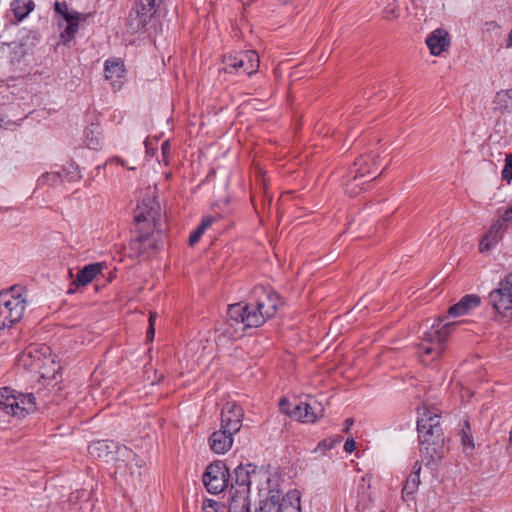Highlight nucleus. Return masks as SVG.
Segmentation results:
<instances>
[{
    "mask_svg": "<svg viewBox=\"0 0 512 512\" xmlns=\"http://www.w3.org/2000/svg\"><path fill=\"white\" fill-rule=\"evenodd\" d=\"M282 305L279 295L264 286L253 288L248 303L229 305L226 320L219 324L217 331L226 338L236 340L245 335L247 328L262 326L273 317Z\"/></svg>",
    "mask_w": 512,
    "mask_h": 512,
    "instance_id": "obj_1",
    "label": "nucleus"
},
{
    "mask_svg": "<svg viewBox=\"0 0 512 512\" xmlns=\"http://www.w3.org/2000/svg\"><path fill=\"white\" fill-rule=\"evenodd\" d=\"M161 208L155 198H144L134 210L136 237L131 240V249L139 255L149 253L156 248L154 232H162Z\"/></svg>",
    "mask_w": 512,
    "mask_h": 512,
    "instance_id": "obj_2",
    "label": "nucleus"
},
{
    "mask_svg": "<svg viewBox=\"0 0 512 512\" xmlns=\"http://www.w3.org/2000/svg\"><path fill=\"white\" fill-rule=\"evenodd\" d=\"M417 431L422 451L429 455L432 461L441 459L444 437L440 416L425 409L417 421Z\"/></svg>",
    "mask_w": 512,
    "mask_h": 512,
    "instance_id": "obj_3",
    "label": "nucleus"
},
{
    "mask_svg": "<svg viewBox=\"0 0 512 512\" xmlns=\"http://www.w3.org/2000/svg\"><path fill=\"white\" fill-rule=\"evenodd\" d=\"M444 320L445 317L443 319L439 318L424 332L418 347V353L422 359L430 355L433 356V359L440 357L444 351V342L449 337L451 331L460 324V322L443 323Z\"/></svg>",
    "mask_w": 512,
    "mask_h": 512,
    "instance_id": "obj_4",
    "label": "nucleus"
},
{
    "mask_svg": "<svg viewBox=\"0 0 512 512\" xmlns=\"http://www.w3.org/2000/svg\"><path fill=\"white\" fill-rule=\"evenodd\" d=\"M26 299L23 288L13 286L0 292V330L19 322L24 314Z\"/></svg>",
    "mask_w": 512,
    "mask_h": 512,
    "instance_id": "obj_5",
    "label": "nucleus"
},
{
    "mask_svg": "<svg viewBox=\"0 0 512 512\" xmlns=\"http://www.w3.org/2000/svg\"><path fill=\"white\" fill-rule=\"evenodd\" d=\"M0 410L13 417L23 418L36 410L35 396L32 393H17L9 387L0 388Z\"/></svg>",
    "mask_w": 512,
    "mask_h": 512,
    "instance_id": "obj_6",
    "label": "nucleus"
},
{
    "mask_svg": "<svg viewBox=\"0 0 512 512\" xmlns=\"http://www.w3.org/2000/svg\"><path fill=\"white\" fill-rule=\"evenodd\" d=\"M256 466L248 463L246 465L240 464L234 470V476L232 477L231 489L236 488L235 492L231 496L229 509L228 511H232L234 505L238 504V501L243 500V511H250V501H249V493H250V485H251V475L256 473Z\"/></svg>",
    "mask_w": 512,
    "mask_h": 512,
    "instance_id": "obj_7",
    "label": "nucleus"
},
{
    "mask_svg": "<svg viewBox=\"0 0 512 512\" xmlns=\"http://www.w3.org/2000/svg\"><path fill=\"white\" fill-rule=\"evenodd\" d=\"M163 0H137L130 10L127 26L132 33L144 29L155 18L157 9Z\"/></svg>",
    "mask_w": 512,
    "mask_h": 512,
    "instance_id": "obj_8",
    "label": "nucleus"
},
{
    "mask_svg": "<svg viewBox=\"0 0 512 512\" xmlns=\"http://www.w3.org/2000/svg\"><path fill=\"white\" fill-rule=\"evenodd\" d=\"M231 480L226 463L216 460L207 466L203 474V483L211 494H219L228 487Z\"/></svg>",
    "mask_w": 512,
    "mask_h": 512,
    "instance_id": "obj_9",
    "label": "nucleus"
},
{
    "mask_svg": "<svg viewBox=\"0 0 512 512\" xmlns=\"http://www.w3.org/2000/svg\"><path fill=\"white\" fill-rule=\"evenodd\" d=\"M489 303L502 316L512 318V273L507 274L489 293Z\"/></svg>",
    "mask_w": 512,
    "mask_h": 512,
    "instance_id": "obj_10",
    "label": "nucleus"
},
{
    "mask_svg": "<svg viewBox=\"0 0 512 512\" xmlns=\"http://www.w3.org/2000/svg\"><path fill=\"white\" fill-rule=\"evenodd\" d=\"M49 351L50 348L47 346H42L41 348L30 346L18 356V366H21L30 371L40 372V370L49 361L47 356H50Z\"/></svg>",
    "mask_w": 512,
    "mask_h": 512,
    "instance_id": "obj_11",
    "label": "nucleus"
},
{
    "mask_svg": "<svg viewBox=\"0 0 512 512\" xmlns=\"http://www.w3.org/2000/svg\"><path fill=\"white\" fill-rule=\"evenodd\" d=\"M135 461L134 452L126 447L122 446L117 453V457L114 458L111 463L114 464L115 469L113 475L115 479H120L121 482L128 484L134 479V471L132 470V462Z\"/></svg>",
    "mask_w": 512,
    "mask_h": 512,
    "instance_id": "obj_12",
    "label": "nucleus"
},
{
    "mask_svg": "<svg viewBox=\"0 0 512 512\" xmlns=\"http://www.w3.org/2000/svg\"><path fill=\"white\" fill-rule=\"evenodd\" d=\"M378 159L379 156L373 153L360 156L350 168V175H354L355 180L364 179L368 180V182L374 180L377 177L374 174L378 170Z\"/></svg>",
    "mask_w": 512,
    "mask_h": 512,
    "instance_id": "obj_13",
    "label": "nucleus"
},
{
    "mask_svg": "<svg viewBox=\"0 0 512 512\" xmlns=\"http://www.w3.org/2000/svg\"><path fill=\"white\" fill-rule=\"evenodd\" d=\"M54 10L55 13L61 16L67 23L66 28L61 32L62 40L65 42L72 40L79 27L80 13L71 10L65 1H57L54 4Z\"/></svg>",
    "mask_w": 512,
    "mask_h": 512,
    "instance_id": "obj_14",
    "label": "nucleus"
},
{
    "mask_svg": "<svg viewBox=\"0 0 512 512\" xmlns=\"http://www.w3.org/2000/svg\"><path fill=\"white\" fill-rule=\"evenodd\" d=\"M243 418L244 412L241 406L227 402L221 411V428L236 434L242 427Z\"/></svg>",
    "mask_w": 512,
    "mask_h": 512,
    "instance_id": "obj_15",
    "label": "nucleus"
},
{
    "mask_svg": "<svg viewBox=\"0 0 512 512\" xmlns=\"http://www.w3.org/2000/svg\"><path fill=\"white\" fill-rule=\"evenodd\" d=\"M123 445H120L110 440H99L92 442L88 447V452L91 457L103 460L106 463H111L117 457L118 450Z\"/></svg>",
    "mask_w": 512,
    "mask_h": 512,
    "instance_id": "obj_16",
    "label": "nucleus"
},
{
    "mask_svg": "<svg viewBox=\"0 0 512 512\" xmlns=\"http://www.w3.org/2000/svg\"><path fill=\"white\" fill-rule=\"evenodd\" d=\"M291 416L302 422L313 423L323 416V407L315 400L312 403H299L294 406Z\"/></svg>",
    "mask_w": 512,
    "mask_h": 512,
    "instance_id": "obj_17",
    "label": "nucleus"
},
{
    "mask_svg": "<svg viewBox=\"0 0 512 512\" xmlns=\"http://www.w3.org/2000/svg\"><path fill=\"white\" fill-rule=\"evenodd\" d=\"M491 109L498 115H512V87L497 91L491 101Z\"/></svg>",
    "mask_w": 512,
    "mask_h": 512,
    "instance_id": "obj_18",
    "label": "nucleus"
},
{
    "mask_svg": "<svg viewBox=\"0 0 512 512\" xmlns=\"http://www.w3.org/2000/svg\"><path fill=\"white\" fill-rule=\"evenodd\" d=\"M235 433L227 432V430L220 428L209 437V445L211 450L216 454H223L227 452L233 444V435Z\"/></svg>",
    "mask_w": 512,
    "mask_h": 512,
    "instance_id": "obj_19",
    "label": "nucleus"
},
{
    "mask_svg": "<svg viewBox=\"0 0 512 512\" xmlns=\"http://www.w3.org/2000/svg\"><path fill=\"white\" fill-rule=\"evenodd\" d=\"M105 267L104 263L96 262L84 266L76 275L71 283L72 286L84 287L91 283L97 275L101 274Z\"/></svg>",
    "mask_w": 512,
    "mask_h": 512,
    "instance_id": "obj_20",
    "label": "nucleus"
},
{
    "mask_svg": "<svg viewBox=\"0 0 512 512\" xmlns=\"http://www.w3.org/2000/svg\"><path fill=\"white\" fill-rule=\"evenodd\" d=\"M420 472H421V464L416 462L413 466L412 472L408 475L403 489H402V499L406 502L414 500V495L418 491L420 484Z\"/></svg>",
    "mask_w": 512,
    "mask_h": 512,
    "instance_id": "obj_21",
    "label": "nucleus"
},
{
    "mask_svg": "<svg viewBox=\"0 0 512 512\" xmlns=\"http://www.w3.org/2000/svg\"><path fill=\"white\" fill-rule=\"evenodd\" d=\"M480 298L477 295H465L458 303L448 309V316L458 317L467 314L471 309L478 307Z\"/></svg>",
    "mask_w": 512,
    "mask_h": 512,
    "instance_id": "obj_22",
    "label": "nucleus"
},
{
    "mask_svg": "<svg viewBox=\"0 0 512 512\" xmlns=\"http://www.w3.org/2000/svg\"><path fill=\"white\" fill-rule=\"evenodd\" d=\"M426 44L432 54L439 55L449 46L448 33L442 29H437L427 37Z\"/></svg>",
    "mask_w": 512,
    "mask_h": 512,
    "instance_id": "obj_23",
    "label": "nucleus"
},
{
    "mask_svg": "<svg viewBox=\"0 0 512 512\" xmlns=\"http://www.w3.org/2000/svg\"><path fill=\"white\" fill-rule=\"evenodd\" d=\"M105 78L113 87L120 88L126 77L125 66H104Z\"/></svg>",
    "mask_w": 512,
    "mask_h": 512,
    "instance_id": "obj_24",
    "label": "nucleus"
},
{
    "mask_svg": "<svg viewBox=\"0 0 512 512\" xmlns=\"http://www.w3.org/2000/svg\"><path fill=\"white\" fill-rule=\"evenodd\" d=\"M35 8L33 0H13L11 10L18 21L25 19Z\"/></svg>",
    "mask_w": 512,
    "mask_h": 512,
    "instance_id": "obj_25",
    "label": "nucleus"
},
{
    "mask_svg": "<svg viewBox=\"0 0 512 512\" xmlns=\"http://www.w3.org/2000/svg\"><path fill=\"white\" fill-rule=\"evenodd\" d=\"M503 231L496 227L494 224L491 226L490 230L486 233L484 238L481 240L479 244V250L481 252H485L490 250L494 245H496L503 236Z\"/></svg>",
    "mask_w": 512,
    "mask_h": 512,
    "instance_id": "obj_26",
    "label": "nucleus"
},
{
    "mask_svg": "<svg viewBox=\"0 0 512 512\" xmlns=\"http://www.w3.org/2000/svg\"><path fill=\"white\" fill-rule=\"evenodd\" d=\"M232 64H260V56L255 50H245L229 55Z\"/></svg>",
    "mask_w": 512,
    "mask_h": 512,
    "instance_id": "obj_27",
    "label": "nucleus"
},
{
    "mask_svg": "<svg viewBox=\"0 0 512 512\" xmlns=\"http://www.w3.org/2000/svg\"><path fill=\"white\" fill-rule=\"evenodd\" d=\"M100 129L97 125L91 124L84 131L86 145L93 150H97L101 146Z\"/></svg>",
    "mask_w": 512,
    "mask_h": 512,
    "instance_id": "obj_28",
    "label": "nucleus"
},
{
    "mask_svg": "<svg viewBox=\"0 0 512 512\" xmlns=\"http://www.w3.org/2000/svg\"><path fill=\"white\" fill-rule=\"evenodd\" d=\"M366 183H368V180H355L354 175H350L348 172L344 182L345 191L352 197L357 196L363 190V186Z\"/></svg>",
    "mask_w": 512,
    "mask_h": 512,
    "instance_id": "obj_29",
    "label": "nucleus"
},
{
    "mask_svg": "<svg viewBox=\"0 0 512 512\" xmlns=\"http://www.w3.org/2000/svg\"><path fill=\"white\" fill-rule=\"evenodd\" d=\"M461 443L463 446V451L466 454H471L473 452L475 445L471 432V427L468 421L464 422L463 428L461 430Z\"/></svg>",
    "mask_w": 512,
    "mask_h": 512,
    "instance_id": "obj_30",
    "label": "nucleus"
},
{
    "mask_svg": "<svg viewBox=\"0 0 512 512\" xmlns=\"http://www.w3.org/2000/svg\"><path fill=\"white\" fill-rule=\"evenodd\" d=\"M255 512H281V506H279L278 500L271 497L261 501Z\"/></svg>",
    "mask_w": 512,
    "mask_h": 512,
    "instance_id": "obj_31",
    "label": "nucleus"
},
{
    "mask_svg": "<svg viewBox=\"0 0 512 512\" xmlns=\"http://www.w3.org/2000/svg\"><path fill=\"white\" fill-rule=\"evenodd\" d=\"M62 178L61 172H47L42 174L38 179V186L46 184L54 185Z\"/></svg>",
    "mask_w": 512,
    "mask_h": 512,
    "instance_id": "obj_32",
    "label": "nucleus"
},
{
    "mask_svg": "<svg viewBox=\"0 0 512 512\" xmlns=\"http://www.w3.org/2000/svg\"><path fill=\"white\" fill-rule=\"evenodd\" d=\"M279 506H281V512H301L299 498L296 499V503L289 499H283L282 502H279Z\"/></svg>",
    "mask_w": 512,
    "mask_h": 512,
    "instance_id": "obj_33",
    "label": "nucleus"
},
{
    "mask_svg": "<svg viewBox=\"0 0 512 512\" xmlns=\"http://www.w3.org/2000/svg\"><path fill=\"white\" fill-rule=\"evenodd\" d=\"M502 178L508 182L512 179V154L506 155Z\"/></svg>",
    "mask_w": 512,
    "mask_h": 512,
    "instance_id": "obj_34",
    "label": "nucleus"
},
{
    "mask_svg": "<svg viewBox=\"0 0 512 512\" xmlns=\"http://www.w3.org/2000/svg\"><path fill=\"white\" fill-rule=\"evenodd\" d=\"M202 512H225V506L209 500L208 503L203 505Z\"/></svg>",
    "mask_w": 512,
    "mask_h": 512,
    "instance_id": "obj_35",
    "label": "nucleus"
},
{
    "mask_svg": "<svg viewBox=\"0 0 512 512\" xmlns=\"http://www.w3.org/2000/svg\"><path fill=\"white\" fill-rule=\"evenodd\" d=\"M156 319V313L150 312L149 317V328L147 330L146 337L148 340L152 341L155 335L154 321Z\"/></svg>",
    "mask_w": 512,
    "mask_h": 512,
    "instance_id": "obj_36",
    "label": "nucleus"
},
{
    "mask_svg": "<svg viewBox=\"0 0 512 512\" xmlns=\"http://www.w3.org/2000/svg\"><path fill=\"white\" fill-rule=\"evenodd\" d=\"M340 440L339 439H332V438H328V439H324L323 441H321L319 444H318V448H322L323 450H330L332 449L336 443H338Z\"/></svg>",
    "mask_w": 512,
    "mask_h": 512,
    "instance_id": "obj_37",
    "label": "nucleus"
},
{
    "mask_svg": "<svg viewBox=\"0 0 512 512\" xmlns=\"http://www.w3.org/2000/svg\"><path fill=\"white\" fill-rule=\"evenodd\" d=\"M203 233L204 232L199 227H197L189 236V245L194 246L200 240Z\"/></svg>",
    "mask_w": 512,
    "mask_h": 512,
    "instance_id": "obj_38",
    "label": "nucleus"
},
{
    "mask_svg": "<svg viewBox=\"0 0 512 512\" xmlns=\"http://www.w3.org/2000/svg\"><path fill=\"white\" fill-rule=\"evenodd\" d=\"M214 218L211 217V216H207L205 218L202 219L201 223L199 224V228L205 232L209 227H211V225L213 224L214 222Z\"/></svg>",
    "mask_w": 512,
    "mask_h": 512,
    "instance_id": "obj_39",
    "label": "nucleus"
},
{
    "mask_svg": "<svg viewBox=\"0 0 512 512\" xmlns=\"http://www.w3.org/2000/svg\"><path fill=\"white\" fill-rule=\"evenodd\" d=\"M391 17H398L395 7H386L383 10V18L390 20Z\"/></svg>",
    "mask_w": 512,
    "mask_h": 512,
    "instance_id": "obj_40",
    "label": "nucleus"
},
{
    "mask_svg": "<svg viewBox=\"0 0 512 512\" xmlns=\"http://www.w3.org/2000/svg\"><path fill=\"white\" fill-rule=\"evenodd\" d=\"M356 448V442L353 438L346 440L344 444V450L347 453H352Z\"/></svg>",
    "mask_w": 512,
    "mask_h": 512,
    "instance_id": "obj_41",
    "label": "nucleus"
},
{
    "mask_svg": "<svg viewBox=\"0 0 512 512\" xmlns=\"http://www.w3.org/2000/svg\"><path fill=\"white\" fill-rule=\"evenodd\" d=\"M289 401L285 398H282L280 401H279V407L281 409L282 412L286 413V414H289L291 415L292 411H290L288 408H289Z\"/></svg>",
    "mask_w": 512,
    "mask_h": 512,
    "instance_id": "obj_42",
    "label": "nucleus"
},
{
    "mask_svg": "<svg viewBox=\"0 0 512 512\" xmlns=\"http://www.w3.org/2000/svg\"><path fill=\"white\" fill-rule=\"evenodd\" d=\"M510 223H508V221H506L505 219H503L501 216L500 218L494 223V225L496 227H498L499 229H501L503 232H505L508 228Z\"/></svg>",
    "mask_w": 512,
    "mask_h": 512,
    "instance_id": "obj_43",
    "label": "nucleus"
},
{
    "mask_svg": "<svg viewBox=\"0 0 512 512\" xmlns=\"http://www.w3.org/2000/svg\"><path fill=\"white\" fill-rule=\"evenodd\" d=\"M243 503H244L243 500L238 501V504L233 506L232 511H228V512H250L247 510H245V511L242 510L244 507Z\"/></svg>",
    "mask_w": 512,
    "mask_h": 512,
    "instance_id": "obj_44",
    "label": "nucleus"
},
{
    "mask_svg": "<svg viewBox=\"0 0 512 512\" xmlns=\"http://www.w3.org/2000/svg\"><path fill=\"white\" fill-rule=\"evenodd\" d=\"M501 217L510 223L512 221V206L508 208Z\"/></svg>",
    "mask_w": 512,
    "mask_h": 512,
    "instance_id": "obj_45",
    "label": "nucleus"
},
{
    "mask_svg": "<svg viewBox=\"0 0 512 512\" xmlns=\"http://www.w3.org/2000/svg\"><path fill=\"white\" fill-rule=\"evenodd\" d=\"M112 162H116V163L120 164L121 166L126 167V161L119 157L111 158L108 160L107 163H112Z\"/></svg>",
    "mask_w": 512,
    "mask_h": 512,
    "instance_id": "obj_46",
    "label": "nucleus"
},
{
    "mask_svg": "<svg viewBox=\"0 0 512 512\" xmlns=\"http://www.w3.org/2000/svg\"><path fill=\"white\" fill-rule=\"evenodd\" d=\"M161 149H162V154H163L164 156H165L166 154H168V153H169V150H170L169 142H168V141L164 142V143L162 144Z\"/></svg>",
    "mask_w": 512,
    "mask_h": 512,
    "instance_id": "obj_47",
    "label": "nucleus"
},
{
    "mask_svg": "<svg viewBox=\"0 0 512 512\" xmlns=\"http://www.w3.org/2000/svg\"><path fill=\"white\" fill-rule=\"evenodd\" d=\"M352 425H353V420H352L351 418H347V419L345 420V428H344V430H345L346 432H348V431H349V429H350V427H351Z\"/></svg>",
    "mask_w": 512,
    "mask_h": 512,
    "instance_id": "obj_48",
    "label": "nucleus"
},
{
    "mask_svg": "<svg viewBox=\"0 0 512 512\" xmlns=\"http://www.w3.org/2000/svg\"><path fill=\"white\" fill-rule=\"evenodd\" d=\"M273 73H274V76H275L276 78H278V77L280 76V72H279V69H278V68H275V69L273 70Z\"/></svg>",
    "mask_w": 512,
    "mask_h": 512,
    "instance_id": "obj_49",
    "label": "nucleus"
},
{
    "mask_svg": "<svg viewBox=\"0 0 512 512\" xmlns=\"http://www.w3.org/2000/svg\"><path fill=\"white\" fill-rule=\"evenodd\" d=\"M104 64L105 65H108V64H120V62L119 61L112 62L111 60H106Z\"/></svg>",
    "mask_w": 512,
    "mask_h": 512,
    "instance_id": "obj_50",
    "label": "nucleus"
},
{
    "mask_svg": "<svg viewBox=\"0 0 512 512\" xmlns=\"http://www.w3.org/2000/svg\"><path fill=\"white\" fill-rule=\"evenodd\" d=\"M244 72H245L247 75L251 76L252 74L256 73V70H252V71H246V70H244Z\"/></svg>",
    "mask_w": 512,
    "mask_h": 512,
    "instance_id": "obj_51",
    "label": "nucleus"
},
{
    "mask_svg": "<svg viewBox=\"0 0 512 512\" xmlns=\"http://www.w3.org/2000/svg\"><path fill=\"white\" fill-rule=\"evenodd\" d=\"M230 67H231V69H233V70H236V69L238 68V66H236V65H233V66H230ZM242 67H243V66H239V68H242Z\"/></svg>",
    "mask_w": 512,
    "mask_h": 512,
    "instance_id": "obj_52",
    "label": "nucleus"
},
{
    "mask_svg": "<svg viewBox=\"0 0 512 512\" xmlns=\"http://www.w3.org/2000/svg\"><path fill=\"white\" fill-rule=\"evenodd\" d=\"M74 292H75V289H73L72 287L69 288L68 293H74Z\"/></svg>",
    "mask_w": 512,
    "mask_h": 512,
    "instance_id": "obj_53",
    "label": "nucleus"
}]
</instances>
